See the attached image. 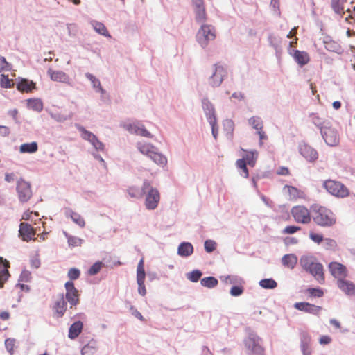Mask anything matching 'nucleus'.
Returning a JSON list of instances; mask_svg holds the SVG:
<instances>
[{
  "mask_svg": "<svg viewBox=\"0 0 355 355\" xmlns=\"http://www.w3.org/2000/svg\"><path fill=\"white\" fill-rule=\"evenodd\" d=\"M300 265L305 271L312 275L320 284L324 282L323 266L317 261L315 257L303 255L300 257Z\"/></svg>",
  "mask_w": 355,
  "mask_h": 355,
  "instance_id": "nucleus-1",
  "label": "nucleus"
},
{
  "mask_svg": "<svg viewBox=\"0 0 355 355\" xmlns=\"http://www.w3.org/2000/svg\"><path fill=\"white\" fill-rule=\"evenodd\" d=\"M312 218L315 223L321 227H331L336 222V218L330 209L318 205L313 207Z\"/></svg>",
  "mask_w": 355,
  "mask_h": 355,
  "instance_id": "nucleus-2",
  "label": "nucleus"
},
{
  "mask_svg": "<svg viewBox=\"0 0 355 355\" xmlns=\"http://www.w3.org/2000/svg\"><path fill=\"white\" fill-rule=\"evenodd\" d=\"M243 343L248 355H265L262 340L256 333L249 331Z\"/></svg>",
  "mask_w": 355,
  "mask_h": 355,
  "instance_id": "nucleus-3",
  "label": "nucleus"
},
{
  "mask_svg": "<svg viewBox=\"0 0 355 355\" xmlns=\"http://www.w3.org/2000/svg\"><path fill=\"white\" fill-rule=\"evenodd\" d=\"M216 33V28L212 25L201 24L196 34V40L202 48H205L210 42L215 40Z\"/></svg>",
  "mask_w": 355,
  "mask_h": 355,
  "instance_id": "nucleus-4",
  "label": "nucleus"
},
{
  "mask_svg": "<svg viewBox=\"0 0 355 355\" xmlns=\"http://www.w3.org/2000/svg\"><path fill=\"white\" fill-rule=\"evenodd\" d=\"M202 108L207 116V119L211 126V132L214 139L217 138L218 127L214 105L207 98H203L202 101Z\"/></svg>",
  "mask_w": 355,
  "mask_h": 355,
  "instance_id": "nucleus-5",
  "label": "nucleus"
},
{
  "mask_svg": "<svg viewBox=\"0 0 355 355\" xmlns=\"http://www.w3.org/2000/svg\"><path fill=\"white\" fill-rule=\"evenodd\" d=\"M323 186L331 195L338 198H345L349 196V189L341 182L328 180L324 182Z\"/></svg>",
  "mask_w": 355,
  "mask_h": 355,
  "instance_id": "nucleus-6",
  "label": "nucleus"
},
{
  "mask_svg": "<svg viewBox=\"0 0 355 355\" xmlns=\"http://www.w3.org/2000/svg\"><path fill=\"white\" fill-rule=\"evenodd\" d=\"M210 73L208 79L209 84L214 87H219L221 85L227 75V71L223 65L216 64L212 65Z\"/></svg>",
  "mask_w": 355,
  "mask_h": 355,
  "instance_id": "nucleus-7",
  "label": "nucleus"
},
{
  "mask_svg": "<svg viewBox=\"0 0 355 355\" xmlns=\"http://www.w3.org/2000/svg\"><path fill=\"white\" fill-rule=\"evenodd\" d=\"M16 190L19 200L22 202H28L32 197V190L31 183L20 178L17 182Z\"/></svg>",
  "mask_w": 355,
  "mask_h": 355,
  "instance_id": "nucleus-8",
  "label": "nucleus"
},
{
  "mask_svg": "<svg viewBox=\"0 0 355 355\" xmlns=\"http://www.w3.org/2000/svg\"><path fill=\"white\" fill-rule=\"evenodd\" d=\"M291 213L297 223L309 224L311 220L310 211L304 206H295L291 209Z\"/></svg>",
  "mask_w": 355,
  "mask_h": 355,
  "instance_id": "nucleus-9",
  "label": "nucleus"
},
{
  "mask_svg": "<svg viewBox=\"0 0 355 355\" xmlns=\"http://www.w3.org/2000/svg\"><path fill=\"white\" fill-rule=\"evenodd\" d=\"M78 130L81 132L83 139L88 141L97 151H103L105 145L98 140L97 137L90 131L87 130L84 127L78 125Z\"/></svg>",
  "mask_w": 355,
  "mask_h": 355,
  "instance_id": "nucleus-10",
  "label": "nucleus"
},
{
  "mask_svg": "<svg viewBox=\"0 0 355 355\" xmlns=\"http://www.w3.org/2000/svg\"><path fill=\"white\" fill-rule=\"evenodd\" d=\"M326 144L330 146H336L339 143V137L335 128L329 126H325L320 132Z\"/></svg>",
  "mask_w": 355,
  "mask_h": 355,
  "instance_id": "nucleus-11",
  "label": "nucleus"
},
{
  "mask_svg": "<svg viewBox=\"0 0 355 355\" xmlns=\"http://www.w3.org/2000/svg\"><path fill=\"white\" fill-rule=\"evenodd\" d=\"M123 127L132 134L140 135L146 137H152V135L144 127V125L139 122H134L132 123H125Z\"/></svg>",
  "mask_w": 355,
  "mask_h": 355,
  "instance_id": "nucleus-12",
  "label": "nucleus"
},
{
  "mask_svg": "<svg viewBox=\"0 0 355 355\" xmlns=\"http://www.w3.org/2000/svg\"><path fill=\"white\" fill-rule=\"evenodd\" d=\"M66 299L71 306H76L79 303L78 291L75 288L74 284L71 281L65 283Z\"/></svg>",
  "mask_w": 355,
  "mask_h": 355,
  "instance_id": "nucleus-13",
  "label": "nucleus"
},
{
  "mask_svg": "<svg viewBox=\"0 0 355 355\" xmlns=\"http://www.w3.org/2000/svg\"><path fill=\"white\" fill-rule=\"evenodd\" d=\"M159 199V193L157 189L150 188L146 197L145 205L146 208L150 210L155 209L157 207Z\"/></svg>",
  "mask_w": 355,
  "mask_h": 355,
  "instance_id": "nucleus-14",
  "label": "nucleus"
},
{
  "mask_svg": "<svg viewBox=\"0 0 355 355\" xmlns=\"http://www.w3.org/2000/svg\"><path fill=\"white\" fill-rule=\"evenodd\" d=\"M47 75L52 81L60 82L69 85H71L70 77L62 71L53 70L51 68H49L47 70Z\"/></svg>",
  "mask_w": 355,
  "mask_h": 355,
  "instance_id": "nucleus-15",
  "label": "nucleus"
},
{
  "mask_svg": "<svg viewBox=\"0 0 355 355\" xmlns=\"http://www.w3.org/2000/svg\"><path fill=\"white\" fill-rule=\"evenodd\" d=\"M300 153L309 162H315L318 155L317 151L306 144H300L299 146Z\"/></svg>",
  "mask_w": 355,
  "mask_h": 355,
  "instance_id": "nucleus-16",
  "label": "nucleus"
},
{
  "mask_svg": "<svg viewBox=\"0 0 355 355\" xmlns=\"http://www.w3.org/2000/svg\"><path fill=\"white\" fill-rule=\"evenodd\" d=\"M331 274L338 279H343L347 276L346 267L338 262H331L329 265Z\"/></svg>",
  "mask_w": 355,
  "mask_h": 355,
  "instance_id": "nucleus-17",
  "label": "nucleus"
},
{
  "mask_svg": "<svg viewBox=\"0 0 355 355\" xmlns=\"http://www.w3.org/2000/svg\"><path fill=\"white\" fill-rule=\"evenodd\" d=\"M300 348L303 355H311V336L304 331H301L300 333Z\"/></svg>",
  "mask_w": 355,
  "mask_h": 355,
  "instance_id": "nucleus-18",
  "label": "nucleus"
},
{
  "mask_svg": "<svg viewBox=\"0 0 355 355\" xmlns=\"http://www.w3.org/2000/svg\"><path fill=\"white\" fill-rule=\"evenodd\" d=\"M19 233L24 241H28L35 236V231L31 225L26 223H21Z\"/></svg>",
  "mask_w": 355,
  "mask_h": 355,
  "instance_id": "nucleus-19",
  "label": "nucleus"
},
{
  "mask_svg": "<svg viewBox=\"0 0 355 355\" xmlns=\"http://www.w3.org/2000/svg\"><path fill=\"white\" fill-rule=\"evenodd\" d=\"M294 307L299 311H304L311 314H318L321 310V307L308 302H296Z\"/></svg>",
  "mask_w": 355,
  "mask_h": 355,
  "instance_id": "nucleus-20",
  "label": "nucleus"
},
{
  "mask_svg": "<svg viewBox=\"0 0 355 355\" xmlns=\"http://www.w3.org/2000/svg\"><path fill=\"white\" fill-rule=\"evenodd\" d=\"M322 42L327 51L337 53H341L342 49L340 45L337 42L333 40L330 36H324L322 37Z\"/></svg>",
  "mask_w": 355,
  "mask_h": 355,
  "instance_id": "nucleus-21",
  "label": "nucleus"
},
{
  "mask_svg": "<svg viewBox=\"0 0 355 355\" xmlns=\"http://www.w3.org/2000/svg\"><path fill=\"white\" fill-rule=\"evenodd\" d=\"M338 287L345 294L352 295L355 294V284L350 281L339 279L337 281Z\"/></svg>",
  "mask_w": 355,
  "mask_h": 355,
  "instance_id": "nucleus-22",
  "label": "nucleus"
},
{
  "mask_svg": "<svg viewBox=\"0 0 355 355\" xmlns=\"http://www.w3.org/2000/svg\"><path fill=\"white\" fill-rule=\"evenodd\" d=\"M67 302L64 298L63 294H62L53 306L55 314L58 318H61L64 315L67 310Z\"/></svg>",
  "mask_w": 355,
  "mask_h": 355,
  "instance_id": "nucleus-23",
  "label": "nucleus"
},
{
  "mask_svg": "<svg viewBox=\"0 0 355 355\" xmlns=\"http://www.w3.org/2000/svg\"><path fill=\"white\" fill-rule=\"evenodd\" d=\"M65 216L67 217L71 218L73 222L77 224L78 226L81 227H85V223L84 219L79 214L74 212L71 209L67 208L65 209Z\"/></svg>",
  "mask_w": 355,
  "mask_h": 355,
  "instance_id": "nucleus-24",
  "label": "nucleus"
},
{
  "mask_svg": "<svg viewBox=\"0 0 355 355\" xmlns=\"http://www.w3.org/2000/svg\"><path fill=\"white\" fill-rule=\"evenodd\" d=\"M83 327V324L81 321H76L73 323L69 329L68 336L70 339L76 338L81 333Z\"/></svg>",
  "mask_w": 355,
  "mask_h": 355,
  "instance_id": "nucleus-25",
  "label": "nucleus"
},
{
  "mask_svg": "<svg viewBox=\"0 0 355 355\" xmlns=\"http://www.w3.org/2000/svg\"><path fill=\"white\" fill-rule=\"evenodd\" d=\"M17 88L22 92H29L35 88V84L27 79H21L17 84Z\"/></svg>",
  "mask_w": 355,
  "mask_h": 355,
  "instance_id": "nucleus-26",
  "label": "nucleus"
},
{
  "mask_svg": "<svg viewBox=\"0 0 355 355\" xmlns=\"http://www.w3.org/2000/svg\"><path fill=\"white\" fill-rule=\"evenodd\" d=\"M282 265L290 269H293L297 263V257L294 254H288L282 258Z\"/></svg>",
  "mask_w": 355,
  "mask_h": 355,
  "instance_id": "nucleus-27",
  "label": "nucleus"
},
{
  "mask_svg": "<svg viewBox=\"0 0 355 355\" xmlns=\"http://www.w3.org/2000/svg\"><path fill=\"white\" fill-rule=\"evenodd\" d=\"M90 24L92 25L93 28L95 30V31L96 33H98V34L103 35L106 37H109V38L111 37V35L109 33L107 28L102 22H99L96 20H92L90 21Z\"/></svg>",
  "mask_w": 355,
  "mask_h": 355,
  "instance_id": "nucleus-28",
  "label": "nucleus"
},
{
  "mask_svg": "<svg viewBox=\"0 0 355 355\" xmlns=\"http://www.w3.org/2000/svg\"><path fill=\"white\" fill-rule=\"evenodd\" d=\"M9 267V261L0 257V279L8 280L10 277L8 270Z\"/></svg>",
  "mask_w": 355,
  "mask_h": 355,
  "instance_id": "nucleus-29",
  "label": "nucleus"
},
{
  "mask_svg": "<svg viewBox=\"0 0 355 355\" xmlns=\"http://www.w3.org/2000/svg\"><path fill=\"white\" fill-rule=\"evenodd\" d=\"M195 20L199 24H205L207 17L205 7L195 8L193 10Z\"/></svg>",
  "mask_w": 355,
  "mask_h": 355,
  "instance_id": "nucleus-30",
  "label": "nucleus"
},
{
  "mask_svg": "<svg viewBox=\"0 0 355 355\" xmlns=\"http://www.w3.org/2000/svg\"><path fill=\"white\" fill-rule=\"evenodd\" d=\"M193 252V247L191 243L182 242L179 245V256L189 257Z\"/></svg>",
  "mask_w": 355,
  "mask_h": 355,
  "instance_id": "nucleus-31",
  "label": "nucleus"
},
{
  "mask_svg": "<svg viewBox=\"0 0 355 355\" xmlns=\"http://www.w3.org/2000/svg\"><path fill=\"white\" fill-rule=\"evenodd\" d=\"M96 341L92 340L87 344L83 346L81 349L82 355H94L97 351Z\"/></svg>",
  "mask_w": 355,
  "mask_h": 355,
  "instance_id": "nucleus-32",
  "label": "nucleus"
},
{
  "mask_svg": "<svg viewBox=\"0 0 355 355\" xmlns=\"http://www.w3.org/2000/svg\"><path fill=\"white\" fill-rule=\"evenodd\" d=\"M38 149L37 143L33 141L31 143H25L20 146L19 151L21 153H33Z\"/></svg>",
  "mask_w": 355,
  "mask_h": 355,
  "instance_id": "nucleus-33",
  "label": "nucleus"
},
{
  "mask_svg": "<svg viewBox=\"0 0 355 355\" xmlns=\"http://www.w3.org/2000/svg\"><path fill=\"white\" fill-rule=\"evenodd\" d=\"M293 58L301 66L306 64L309 60V55L306 53L297 50L294 52Z\"/></svg>",
  "mask_w": 355,
  "mask_h": 355,
  "instance_id": "nucleus-34",
  "label": "nucleus"
},
{
  "mask_svg": "<svg viewBox=\"0 0 355 355\" xmlns=\"http://www.w3.org/2000/svg\"><path fill=\"white\" fill-rule=\"evenodd\" d=\"M150 158L157 165L161 166H164L167 163L166 158L161 153L154 150L153 153L150 154Z\"/></svg>",
  "mask_w": 355,
  "mask_h": 355,
  "instance_id": "nucleus-35",
  "label": "nucleus"
},
{
  "mask_svg": "<svg viewBox=\"0 0 355 355\" xmlns=\"http://www.w3.org/2000/svg\"><path fill=\"white\" fill-rule=\"evenodd\" d=\"M27 106L28 108L36 112H41L43 109V103L39 98L28 99L27 101Z\"/></svg>",
  "mask_w": 355,
  "mask_h": 355,
  "instance_id": "nucleus-36",
  "label": "nucleus"
},
{
  "mask_svg": "<svg viewBox=\"0 0 355 355\" xmlns=\"http://www.w3.org/2000/svg\"><path fill=\"white\" fill-rule=\"evenodd\" d=\"M311 117L313 123L320 128V132L322 131V129H324L325 126H328L329 125V122L324 120L315 114H312Z\"/></svg>",
  "mask_w": 355,
  "mask_h": 355,
  "instance_id": "nucleus-37",
  "label": "nucleus"
},
{
  "mask_svg": "<svg viewBox=\"0 0 355 355\" xmlns=\"http://www.w3.org/2000/svg\"><path fill=\"white\" fill-rule=\"evenodd\" d=\"M63 234L67 239V241H68V244H69V247L73 248V247H77V246L81 245V244L83 243V239H81L77 236H71L66 232H64Z\"/></svg>",
  "mask_w": 355,
  "mask_h": 355,
  "instance_id": "nucleus-38",
  "label": "nucleus"
},
{
  "mask_svg": "<svg viewBox=\"0 0 355 355\" xmlns=\"http://www.w3.org/2000/svg\"><path fill=\"white\" fill-rule=\"evenodd\" d=\"M218 280L214 277H207L202 278L200 281V284L202 286L209 288H213L218 285Z\"/></svg>",
  "mask_w": 355,
  "mask_h": 355,
  "instance_id": "nucleus-39",
  "label": "nucleus"
},
{
  "mask_svg": "<svg viewBox=\"0 0 355 355\" xmlns=\"http://www.w3.org/2000/svg\"><path fill=\"white\" fill-rule=\"evenodd\" d=\"M259 286L266 289H273L277 286V284L273 279L269 278L261 279Z\"/></svg>",
  "mask_w": 355,
  "mask_h": 355,
  "instance_id": "nucleus-40",
  "label": "nucleus"
},
{
  "mask_svg": "<svg viewBox=\"0 0 355 355\" xmlns=\"http://www.w3.org/2000/svg\"><path fill=\"white\" fill-rule=\"evenodd\" d=\"M138 149L142 154L147 155L148 157H150V154L156 150L155 146L149 144L140 145L138 146Z\"/></svg>",
  "mask_w": 355,
  "mask_h": 355,
  "instance_id": "nucleus-41",
  "label": "nucleus"
},
{
  "mask_svg": "<svg viewBox=\"0 0 355 355\" xmlns=\"http://www.w3.org/2000/svg\"><path fill=\"white\" fill-rule=\"evenodd\" d=\"M103 263L102 261H98L95 262L87 270V274L90 276H94L98 274L102 268Z\"/></svg>",
  "mask_w": 355,
  "mask_h": 355,
  "instance_id": "nucleus-42",
  "label": "nucleus"
},
{
  "mask_svg": "<svg viewBox=\"0 0 355 355\" xmlns=\"http://www.w3.org/2000/svg\"><path fill=\"white\" fill-rule=\"evenodd\" d=\"M257 158V153L256 151L249 152L246 154L245 157L243 159H245L246 163L250 166L253 167L255 165L256 159Z\"/></svg>",
  "mask_w": 355,
  "mask_h": 355,
  "instance_id": "nucleus-43",
  "label": "nucleus"
},
{
  "mask_svg": "<svg viewBox=\"0 0 355 355\" xmlns=\"http://www.w3.org/2000/svg\"><path fill=\"white\" fill-rule=\"evenodd\" d=\"M345 1L346 0H345ZM343 1H344V0H331V6L336 13L341 14L343 12Z\"/></svg>",
  "mask_w": 355,
  "mask_h": 355,
  "instance_id": "nucleus-44",
  "label": "nucleus"
},
{
  "mask_svg": "<svg viewBox=\"0 0 355 355\" xmlns=\"http://www.w3.org/2000/svg\"><path fill=\"white\" fill-rule=\"evenodd\" d=\"M202 273L199 270H194L187 274V277L192 282H197L201 277Z\"/></svg>",
  "mask_w": 355,
  "mask_h": 355,
  "instance_id": "nucleus-45",
  "label": "nucleus"
},
{
  "mask_svg": "<svg viewBox=\"0 0 355 355\" xmlns=\"http://www.w3.org/2000/svg\"><path fill=\"white\" fill-rule=\"evenodd\" d=\"M128 193L132 198H139L144 196V191L139 187H132L128 189Z\"/></svg>",
  "mask_w": 355,
  "mask_h": 355,
  "instance_id": "nucleus-46",
  "label": "nucleus"
},
{
  "mask_svg": "<svg viewBox=\"0 0 355 355\" xmlns=\"http://www.w3.org/2000/svg\"><path fill=\"white\" fill-rule=\"evenodd\" d=\"M145 270L144 268V260L141 259L137 268V280H145Z\"/></svg>",
  "mask_w": 355,
  "mask_h": 355,
  "instance_id": "nucleus-47",
  "label": "nucleus"
},
{
  "mask_svg": "<svg viewBox=\"0 0 355 355\" xmlns=\"http://www.w3.org/2000/svg\"><path fill=\"white\" fill-rule=\"evenodd\" d=\"M249 124L251 125L257 130H262V121L259 117L253 116L249 119Z\"/></svg>",
  "mask_w": 355,
  "mask_h": 355,
  "instance_id": "nucleus-48",
  "label": "nucleus"
},
{
  "mask_svg": "<svg viewBox=\"0 0 355 355\" xmlns=\"http://www.w3.org/2000/svg\"><path fill=\"white\" fill-rule=\"evenodd\" d=\"M324 248L327 250H335L337 247L336 241L330 238L324 239Z\"/></svg>",
  "mask_w": 355,
  "mask_h": 355,
  "instance_id": "nucleus-49",
  "label": "nucleus"
},
{
  "mask_svg": "<svg viewBox=\"0 0 355 355\" xmlns=\"http://www.w3.org/2000/svg\"><path fill=\"white\" fill-rule=\"evenodd\" d=\"M246 164L247 163L244 159H239L236 161V166L243 171L245 178H248L249 175Z\"/></svg>",
  "mask_w": 355,
  "mask_h": 355,
  "instance_id": "nucleus-50",
  "label": "nucleus"
},
{
  "mask_svg": "<svg viewBox=\"0 0 355 355\" xmlns=\"http://www.w3.org/2000/svg\"><path fill=\"white\" fill-rule=\"evenodd\" d=\"M205 250L207 252H212L216 248V243L213 240H207L204 243Z\"/></svg>",
  "mask_w": 355,
  "mask_h": 355,
  "instance_id": "nucleus-51",
  "label": "nucleus"
},
{
  "mask_svg": "<svg viewBox=\"0 0 355 355\" xmlns=\"http://www.w3.org/2000/svg\"><path fill=\"white\" fill-rule=\"evenodd\" d=\"M0 85L3 88H11L12 85L10 83V80L8 76L1 74L0 76Z\"/></svg>",
  "mask_w": 355,
  "mask_h": 355,
  "instance_id": "nucleus-52",
  "label": "nucleus"
},
{
  "mask_svg": "<svg viewBox=\"0 0 355 355\" xmlns=\"http://www.w3.org/2000/svg\"><path fill=\"white\" fill-rule=\"evenodd\" d=\"M85 77L91 81L92 87L94 88L97 89L98 87H100V86L101 85L100 80L92 73H86Z\"/></svg>",
  "mask_w": 355,
  "mask_h": 355,
  "instance_id": "nucleus-53",
  "label": "nucleus"
},
{
  "mask_svg": "<svg viewBox=\"0 0 355 355\" xmlns=\"http://www.w3.org/2000/svg\"><path fill=\"white\" fill-rule=\"evenodd\" d=\"M67 275L70 279L76 280L79 278L80 271L78 268H72L69 270Z\"/></svg>",
  "mask_w": 355,
  "mask_h": 355,
  "instance_id": "nucleus-54",
  "label": "nucleus"
},
{
  "mask_svg": "<svg viewBox=\"0 0 355 355\" xmlns=\"http://www.w3.org/2000/svg\"><path fill=\"white\" fill-rule=\"evenodd\" d=\"M51 116L58 122H64L70 119V116L62 114L60 113H51Z\"/></svg>",
  "mask_w": 355,
  "mask_h": 355,
  "instance_id": "nucleus-55",
  "label": "nucleus"
},
{
  "mask_svg": "<svg viewBox=\"0 0 355 355\" xmlns=\"http://www.w3.org/2000/svg\"><path fill=\"white\" fill-rule=\"evenodd\" d=\"M301 230L300 227L289 225L286 226L283 230L282 233L285 234H292Z\"/></svg>",
  "mask_w": 355,
  "mask_h": 355,
  "instance_id": "nucleus-56",
  "label": "nucleus"
},
{
  "mask_svg": "<svg viewBox=\"0 0 355 355\" xmlns=\"http://www.w3.org/2000/svg\"><path fill=\"white\" fill-rule=\"evenodd\" d=\"M31 278V274L29 271L24 270L19 278V282H28Z\"/></svg>",
  "mask_w": 355,
  "mask_h": 355,
  "instance_id": "nucleus-57",
  "label": "nucleus"
},
{
  "mask_svg": "<svg viewBox=\"0 0 355 355\" xmlns=\"http://www.w3.org/2000/svg\"><path fill=\"white\" fill-rule=\"evenodd\" d=\"M308 293L314 297H320L324 295V293L320 288H309L307 289Z\"/></svg>",
  "mask_w": 355,
  "mask_h": 355,
  "instance_id": "nucleus-58",
  "label": "nucleus"
},
{
  "mask_svg": "<svg viewBox=\"0 0 355 355\" xmlns=\"http://www.w3.org/2000/svg\"><path fill=\"white\" fill-rule=\"evenodd\" d=\"M309 238L315 243L319 244L323 240L324 238L322 234H315L312 232L309 233Z\"/></svg>",
  "mask_w": 355,
  "mask_h": 355,
  "instance_id": "nucleus-59",
  "label": "nucleus"
},
{
  "mask_svg": "<svg viewBox=\"0 0 355 355\" xmlns=\"http://www.w3.org/2000/svg\"><path fill=\"white\" fill-rule=\"evenodd\" d=\"M10 64L7 62L6 58L0 55V72L3 71H8Z\"/></svg>",
  "mask_w": 355,
  "mask_h": 355,
  "instance_id": "nucleus-60",
  "label": "nucleus"
},
{
  "mask_svg": "<svg viewBox=\"0 0 355 355\" xmlns=\"http://www.w3.org/2000/svg\"><path fill=\"white\" fill-rule=\"evenodd\" d=\"M137 284H138V292L139 293L144 296L146 293V287L144 285V280H137Z\"/></svg>",
  "mask_w": 355,
  "mask_h": 355,
  "instance_id": "nucleus-61",
  "label": "nucleus"
},
{
  "mask_svg": "<svg viewBox=\"0 0 355 355\" xmlns=\"http://www.w3.org/2000/svg\"><path fill=\"white\" fill-rule=\"evenodd\" d=\"M243 288L240 286H234L230 289V294L232 296H239L243 293Z\"/></svg>",
  "mask_w": 355,
  "mask_h": 355,
  "instance_id": "nucleus-62",
  "label": "nucleus"
},
{
  "mask_svg": "<svg viewBox=\"0 0 355 355\" xmlns=\"http://www.w3.org/2000/svg\"><path fill=\"white\" fill-rule=\"evenodd\" d=\"M68 34L69 36H76L77 33V26L74 24H67Z\"/></svg>",
  "mask_w": 355,
  "mask_h": 355,
  "instance_id": "nucleus-63",
  "label": "nucleus"
},
{
  "mask_svg": "<svg viewBox=\"0 0 355 355\" xmlns=\"http://www.w3.org/2000/svg\"><path fill=\"white\" fill-rule=\"evenodd\" d=\"M14 345L15 339L8 338L5 340V347L9 352L12 351Z\"/></svg>",
  "mask_w": 355,
  "mask_h": 355,
  "instance_id": "nucleus-64",
  "label": "nucleus"
}]
</instances>
